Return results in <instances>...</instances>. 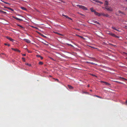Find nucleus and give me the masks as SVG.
<instances>
[{
    "mask_svg": "<svg viewBox=\"0 0 127 127\" xmlns=\"http://www.w3.org/2000/svg\"><path fill=\"white\" fill-rule=\"evenodd\" d=\"M76 6L77 7H78L79 8L83 9V10H87V8L84 6H82V5H80L79 4L77 5Z\"/></svg>",
    "mask_w": 127,
    "mask_h": 127,
    "instance_id": "obj_1",
    "label": "nucleus"
},
{
    "mask_svg": "<svg viewBox=\"0 0 127 127\" xmlns=\"http://www.w3.org/2000/svg\"><path fill=\"white\" fill-rule=\"evenodd\" d=\"M105 8L107 10L109 11H113V9L111 7H108V6H106L105 7Z\"/></svg>",
    "mask_w": 127,
    "mask_h": 127,
    "instance_id": "obj_2",
    "label": "nucleus"
},
{
    "mask_svg": "<svg viewBox=\"0 0 127 127\" xmlns=\"http://www.w3.org/2000/svg\"><path fill=\"white\" fill-rule=\"evenodd\" d=\"M108 34H109L110 35H111L113 37H115L116 38H119V36H116L114 34L111 33H109Z\"/></svg>",
    "mask_w": 127,
    "mask_h": 127,
    "instance_id": "obj_3",
    "label": "nucleus"
},
{
    "mask_svg": "<svg viewBox=\"0 0 127 127\" xmlns=\"http://www.w3.org/2000/svg\"><path fill=\"white\" fill-rule=\"evenodd\" d=\"M94 14L95 15L97 16H100V13H98L96 11L95 12Z\"/></svg>",
    "mask_w": 127,
    "mask_h": 127,
    "instance_id": "obj_4",
    "label": "nucleus"
},
{
    "mask_svg": "<svg viewBox=\"0 0 127 127\" xmlns=\"http://www.w3.org/2000/svg\"><path fill=\"white\" fill-rule=\"evenodd\" d=\"M11 49L12 50H14L15 51H17L19 53H20V51L17 49L13 48H12Z\"/></svg>",
    "mask_w": 127,
    "mask_h": 127,
    "instance_id": "obj_5",
    "label": "nucleus"
},
{
    "mask_svg": "<svg viewBox=\"0 0 127 127\" xmlns=\"http://www.w3.org/2000/svg\"><path fill=\"white\" fill-rule=\"evenodd\" d=\"M6 38L7 39L13 42L14 41V40L13 39L8 36H6Z\"/></svg>",
    "mask_w": 127,
    "mask_h": 127,
    "instance_id": "obj_6",
    "label": "nucleus"
},
{
    "mask_svg": "<svg viewBox=\"0 0 127 127\" xmlns=\"http://www.w3.org/2000/svg\"><path fill=\"white\" fill-rule=\"evenodd\" d=\"M24 41H25L26 42H27L28 43H30L31 41H30L28 39H24L23 40Z\"/></svg>",
    "mask_w": 127,
    "mask_h": 127,
    "instance_id": "obj_7",
    "label": "nucleus"
},
{
    "mask_svg": "<svg viewBox=\"0 0 127 127\" xmlns=\"http://www.w3.org/2000/svg\"><path fill=\"white\" fill-rule=\"evenodd\" d=\"M91 22L93 23H95L98 24L99 25H100V24L98 22H97V21H95V20H92L91 21Z\"/></svg>",
    "mask_w": 127,
    "mask_h": 127,
    "instance_id": "obj_8",
    "label": "nucleus"
},
{
    "mask_svg": "<svg viewBox=\"0 0 127 127\" xmlns=\"http://www.w3.org/2000/svg\"><path fill=\"white\" fill-rule=\"evenodd\" d=\"M13 18L17 20H20V21H23V20L22 19H19V18H18L16 17H13Z\"/></svg>",
    "mask_w": 127,
    "mask_h": 127,
    "instance_id": "obj_9",
    "label": "nucleus"
},
{
    "mask_svg": "<svg viewBox=\"0 0 127 127\" xmlns=\"http://www.w3.org/2000/svg\"><path fill=\"white\" fill-rule=\"evenodd\" d=\"M17 25L18 26H19V27H21V29H22V30H24L25 28L24 27H23L21 25H20L19 24H17Z\"/></svg>",
    "mask_w": 127,
    "mask_h": 127,
    "instance_id": "obj_10",
    "label": "nucleus"
},
{
    "mask_svg": "<svg viewBox=\"0 0 127 127\" xmlns=\"http://www.w3.org/2000/svg\"><path fill=\"white\" fill-rule=\"evenodd\" d=\"M89 58H90L93 59V60L94 61H96V62H97L98 61L96 59H95V58H94L91 57H89Z\"/></svg>",
    "mask_w": 127,
    "mask_h": 127,
    "instance_id": "obj_11",
    "label": "nucleus"
},
{
    "mask_svg": "<svg viewBox=\"0 0 127 127\" xmlns=\"http://www.w3.org/2000/svg\"><path fill=\"white\" fill-rule=\"evenodd\" d=\"M4 8H7L8 9H9L10 10H11V11H14L13 9H12L10 8V7H4Z\"/></svg>",
    "mask_w": 127,
    "mask_h": 127,
    "instance_id": "obj_12",
    "label": "nucleus"
},
{
    "mask_svg": "<svg viewBox=\"0 0 127 127\" xmlns=\"http://www.w3.org/2000/svg\"><path fill=\"white\" fill-rule=\"evenodd\" d=\"M36 56L37 57L40 58L41 60H42L43 59V58L42 57H41L39 55H36Z\"/></svg>",
    "mask_w": 127,
    "mask_h": 127,
    "instance_id": "obj_13",
    "label": "nucleus"
},
{
    "mask_svg": "<svg viewBox=\"0 0 127 127\" xmlns=\"http://www.w3.org/2000/svg\"><path fill=\"white\" fill-rule=\"evenodd\" d=\"M68 88L70 89H72L73 88V87L71 86L68 85Z\"/></svg>",
    "mask_w": 127,
    "mask_h": 127,
    "instance_id": "obj_14",
    "label": "nucleus"
},
{
    "mask_svg": "<svg viewBox=\"0 0 127 127\" xmlns=\"http://www.w3.org/2000/svg\"><path fill=\"white\" fill-rule=\"evenodd\" d=\"M86 63H90V64H95V65H97V64H95L94 63H92V62H86Z\"/></svg>",
    "mask_w": 127,
    "mask_h": 127,
    "instance_id": "obj_15",
    "label": "nucleus"
},
{
    "mask_svg": "<svg viewBox=\"0 0 127 127\" xmlns=\"http://www.w3.org/2000/svg\"><path fill=\"white\" fill-rule=\"evenodd\" d=\"M21 8L23 10H27V9H26V8H25L24 7H21Z\"/></svg>",
    "mask_w": 127,
    "mask_h": 127,
    "instance_id": "obj_16",
    "label": "nucleus"
},
{
    "mask_svg": "<svg viewBox=\"0 0 127 127\" xmlns=\"http://www.w3.org/2000/svg\"><path fill=\"white\" fill-rule=\"evenodd\" d=\"M108 1H105V5H108Z\"/></svg>",
    "mask_w": 127,
    "mask_h": 127,
    "instance_id": "obj_17",
    "label": "nucleus"
},
{
    "mask_svg": "<svg viewBox=\"0 0 127 127\" xmlns=\"http://www.w3.org/2000/svg\"><path fill=\"white\" fill-rule=\"evenodd\" d=\"M38 64L40 65H42L43 64V63L42 62H39Z\"/></svg>",
    "mask_w": 127,
    "mask_h": 127,
    "instance_id": "obj_18",
    "label": "nucleus"
},
{
    "mask_svg": "<svg viewBox=\"0 0 127 127\" xmlns=\"http://www.w3.org/2000/svg\"><path fill=\"white\" fill-rule=\"evenodd\" d=\"M94 96H96V97H97L99 98H102L101 97L97 95H94Z\"/></svg>",
    "mask_w": 127,
    "mask_h": 127,
    "instance_id": "obj_19",
    "label": "nucleus"
},
{
    "mask_svg": "<svg viewBox=\"0 0 127 127\" xmlns=\"http://www.w3.org/2000/svg\"><path fill=\"white\" fill-rule=\"evenodd\" d=\"M105 14H104L103 13H100V16L101 15H102L104 16H105Z\"/></svg>",
    "mask_w": 127,
    "mask_h": 127,
    "instance_id": "obj_20",
    "label": "nucleus"
},
{
    "mask_svg": "<svg viewBox=\"0 0 127 127\" xmlns=\"http://www.w3.org/2000/svg\"><path fill=\"white\" fill-rule=\"evenodd\" d=\"M118 12L120 13H122L123 14H125V13L124 12H122L120 11H119Z\"/></svg>",
    "mask_w": 127,
    "mask_h": 127,
    "instance_id": "obj_21",
    "label": "nucleus"
},
{
    "mask_svg": "<svg viewBox=\"0 0 127 127\" xmlns=\"http://www.w3.org/2000/svg\"><path fill=\"white\" fill-rule=\"evenodd\" d=\"M105 17H109L110 16L107 14H105Z\"/></svg>",
    "mask_w": 127,
    "mask_h": 127,
    "instance_id": "obj_22",
    "label": "nucleus"
},
{
    "mask_svg": "<svg viewBox=\"0 0 127 127\" xmlns=\"http://www.w3.org/2000/svg\"><path fill=\"white\" fill-rule=\"evenodd\" d=\"M90 10H91V11H92V12H94V13H95V11L94 10H93V9L92 8H91L90 9Z\"/></svg>",
    "mask_w": 127,
    "mask_h": 127,
    "instance_id": "obj_23",
    "label": "nucleus"
},
{
    "mask_svg": "<svg viewBox=\"0 0 127 127\" xmlns=\"http://www.w3.org/2000/svg\"><path fill=\"white\" fill-rule=\"evenodd\" d=\"M67 44L68 46H71L72 47H74V46L72 45L71 44H68V43Z\"/></svg>",
    "mask_w": 127,
    "mask_h": 127,
    "instance_id": "obj_24",
    "label": "nucleus"
},
{
    "mask_svg": "<svg viewBox=\"0 0 127 127\" xmlns=\"http://www.w3.org/2000/svg\"><path fill=\"white\" fill-rule=\"evenodd\" d=\"M119 77L120 78H121V79H124V80H127V79H125V78H124L123 77Z\"/></svg>",
    "mask_w": 127,
    "mask_h": 127,
    "instance_id": "obj_25",
    "label": "nucleus"
},
{
    "mask_svg": "<svg viewBox=\"0 0 127 127\" xmlns=\"http://www.w3.org/2000/svg\"><path fill=\"white\" fill-rule=\"evenodd\" d=\"M103 82L106 85H108L109 84L107 82Z\"/></svg>",
    "mask_w": 127,
    "mask_h": 127,
    "instance_id": "obj_26",
    "label": "nucleus"
},
{
    "mask_svg": "<svg viewBox=\"0 0 127 127\" xmlns=\"http://www.w3.org/2000/svg\"><path fill=\"white\" fill-rule=\"evenodd\" d=\"M83 93L86 94H89V93L87 92H83Z\"/></svg>",
    "mask_w": 127,
    "mask_h": 127,
    "instance_id": "obj_27",
    "label": "nucleus"
},
{
    "mask_svg": "<svg viewBox=\"0 0 127 127\" xmlns=\"http://www.w3.org/2000/svg\"><path fill=\"white\" fill-rule=\"evenodd\" d=\"M4 44L5 45H7L8 46H10V45L9 44H7L6 43H4Z\"/></svg>",
    "mask_w": 127,
    "mask_h": 127,
    "instance_id": "obj_28",
    "label": "nucleus"
},
{
    "mask_svg": "<svg viewBox=\"0 0 127 127\" xmlns=\"http://www.w3.org/2000/svg\"><path fill=\"white\" fill-rule=\"evenodd\" d=\"M26 64L28 66H30L31 65V64H29L28 63H26Z\"/></svg>",
    "mask_w": 127,
    "mask_h": 127,
    "instance_id": "obj_29",
    "label": "nucleus"
},
{
    "mask_svg": "<svg viewBox=\"0 0 127 127\" xmlns=\"http://www.w3.org/2000/svg\"><path fill=\"white\" fill-rule=\"evenodd\" d=\"M55 33H56V34H58L59 35H63L61 34H60V33H58L57 32H55Z\"/></svg>",
    "mask_w": 127,
    "mask_h": 127,
    "instance_id": "obj_30",
    "label": "nucleus"
},
{
    "mask_svg": "<svg viewBox=\"0 0 127 127\" xmlns=\"http://www.w3.org/2000/svg\"><path fill=\"white\" fill-rule=\"evenodd\" d=\"M2 13L4 14H6V12H5L4 11H2Z\"/></svg>",
    "mask_w": 127,
    "mask_h": 127,
    "instance_id": "obj_31",
    "label": "nucleus"
},
{
    "mask_svg": "<svg viewBox=\"0 0 127 127\" xmlns=\"http://www.w3.org/2000/svg\"><path fill=\"white\" fill-rule=\"evenodd\" d=\"M64 16L66 18L68 19L69 17L67 15H64Z\"/></svg>",
    "mask_w": 127,
    "mask_h": 127,
    "instance_id": "obj_32",
    "label": "nucleus"
},
{
    "mask_svg": "<svg viewBox=\"0 0 127 127\" xmlns=\"http://www.w3.org/2000/svg\"><path fill=\"white\" fill-rule=\"evenodd\" d=\"M115 82H116L117 83H119V84L122 83H121V82H118V81H115Z\"/></svg>",
    "mask_w": 127,
    "mask_h": 127,
    "instance_id": "obj_33",
    "label": "nucleus"
},
{
    "mask_svg": "<svg viewBox=\"0 0 127 127\" xmlns=\"http://www.w3.org/2000/svg\"><path fill=\"white\" fill-rule=\"evenodd\" d=\"M22 59L23 60V61H24V62L25 61V58H22Z\"/></svg>",
    "mask_w": 127,
    "mask_h": 127,
    "instance_id": "obj_34",
    "label": "nucleus"
},
{
    "mask_svg": "<svg viewBox=\"0 0 127 127\" xmlns=\"http://www.w3.org/2000/svg\"><path fill=\"white\" fill-rule=\"evenodd\" d=\"M112 29L115 30H116V29L115 27H112Z\"/></svg>",
    "mask_w": 127,
    "mask_h": 127,
    "instance_id": "obj_35",
    "label": "nucleus"
},
{
    "mask_svg": "<svg viewBox=\"0 0 127 127\" xmlns=\"http://www.w3.org/2000/svg\"><path fill=\"white\" fill-rule=\"evenodd\" d=\"M4 3L6 4H8L9 5H10V4H9V3H8V2H4Z\"/></svg>",
    "mask_w": 127,
    "mask_h": 127,
    "instance_id": "obj_36",
    "label": "nucleus"
},
{
    "mask_svg": "<svg viewBox=\"0 0 127 127\" xmlns=\"http://www.w3.org/2000/svg\"><path fill=\"white\" fill-rule=\"evenodd\" d=\"M41 36H42L43 37H46V36H45L44 35H43V34H42L41 35Z\"/></svg>",
    "mask_w": 127,
    "mask_h": 127,
    "instance_id": "obj_37",
    "label": "nucleus"
},
{
    "mask_svg": "<svg viewBox=\"0 0 127 127\" xmlns=\"http://www.w3.org/2000/svg\"><path fill=\"white\" fill-rule=\"evenodd\" d=\"M96 2H97V3H99V2H100V1L97 0H96Z\"/></svg>",
    "mask_w": 127,
    "mask_h": 127,
    "instance_id": "obj_38",
    "label": "nucleus"
},
{
    "mask_svg": "<svg viewBox=\"0 0 127 127\" xmlns=\"http://www.w3.org/2000/svg\"><path fill=\"white\" fill-rule=\"evenodd\" d=\"M50 59H51L52 60H53V61H55V60H54V59H53L52 58H50Z\"/></svg>",
    "mask_w": 127,
    "mask_h": 127,
    "instance_id": "obj_39",
    "label": "nucleus"
},
{
    "mask_svg": "<svg viewBox=\"0 0 127 127\" xmlns=\"http://www.w3.org/2000/svg\"><path fill=\"white\" fill-rule=\"evenodd\" d=\"M55 80L56 81H57L58 82H59V80L58 79H55Z\"/></svg>",
    "mask_w": 127,
    "mask_h": 127,
    "instance_id": "obj_40",
    "label": "nucleus"
},
{
    "mask_svg": "<svg viewBox=\"0 0 127 127\" xmlns=\"http://www.w3.org/2000/svg\"><path fill=\"white\" fill-rule=\"evenodd\" d=\"M22 55L24 56H26V54H22Z\"/></svg>",
    "mask_w": 127,
    "mask_h": 127,
    "instance_id": "obj_41",
    "label": "nucleus"
},
{
    "mask_svg": "<svg viewBox=\"0 0 127 127\" xmlns=\"http://www.w3.org/2000/svg\"><path fill=\"white\" fill-rule=\"evenodd\" d=\"M2 11H3L2 10H0V12L1 13H2Z\"/></svg>",
    "mask_w": 127,
    "mask_h": 127,
    "instance_id": "obj_42",
    "label": "nucleus"
},
{
    "mask_svg": "<svg viewBox=\"0 0 127 127\" xmlns=\"http://www.w3.org/2000/svg\"><path fill=\"white\" fill-rule=\"evenodd\" d=\"M2 11H3L2 10H0V12L1 13H2Z\"/></svg>",
    "mask_w": 127,
    "mask_h": 127,
    "instance_id": "obj_43",
    "label": "nucleus"
},
{
    "mask_svg": "<svg viewBox=\"0 0 127 127\" xmlns=\"http://www.w3.org/2000/svg\"><path fill=\"white\" fill-rule=\"evenodd\" d=\"M68 19H70L71 20H72V19L71 18L69 17L68 18Z\"/></svg>",
    "mask_w": 127,
    "mask_h": 127,
    "instance_id": "obj_44",
    "label": "nucleus"
},
{
    "mask_svg": "<svg viewBox=\"0 0 127 127\" xmlns=\"http://www.w3.org/2000/svg\"><path fill=\"white\" fill-rule=\"evenodd\" d=\"M99 3H100L101 4H102L103 3V2H101V1H100V2H99Z\"/></svg>",
    "mask_w": 127,
    "mask_h": 127,
    "instance_id": "obj_45",
    "label": "nucleus"
},
{
    "mask_svg": "<svg viewBox=\"0 0 127 127\" xmlns=\"http://www.w3.org/2000/svg\"><path fill=\"white\" fill-rule=\"evenodd\" d=\"M125 104H126L127 105V100L126 101Z\"/></svg>",
    "mask_w": 127,
    "mask_h": 127,
    "instance_id": "obj_46",
    "label": "nucleus"
},
{
    "mask_svg": "<svg viewBox=\"0 0 127 127\" xmlns=\"http://www.w3.org/2000/svg\"><path fill=\"white\" fill-rule=\"evenodd\" d=\"M1 1L2 2H4H4H5V1H3L2 0H1Z\"/></svg>",
    "mask_w": 127,
    "mask_h": 127,
    "instance_id": "obj_47",
    "label": "nucleus"
},
{
    "mask_svg": "<svg viewBox=\"0 0 127 127\" xmlns=\"http://www.w3.org/2000/svg\"><path fill=\"white\" fill-rule=\"evenodd\" d=\"M1 1L2 2H4H4H5V1H3L2 0H1Z\"/></svg>",
    "mask_w": 127,
    "mask_h": 127,
    "instance_id": "obj_48",
    "label": "nucleus"
},
{
    "mask_svg": "<svg viewBox=\"0 0 127 127\" xmlns=\"http://www.w3.org/2000/svg\"><path fill=\"white\" fill-rule=\"evenodd\" d=\"M79 36L80 37H81V38H83V37L82 36Z\"/></svg>",
    "mask_w": 127,
    "mask_h": 127,
    "instance_id": "obj_49",
    "label": "nucleus"
},
{
    "mask_svg": "<svg viewBox=\"0 0 127 127\" xmlns=\"http://www.w3.org/2000/svg\"><path fill=\"white\" fill-rule=\"evenodd\" d=\"M96 0H93V1H95V2H96Z\"/></svg>",
    "mask_w": 127,
    "mask_h": 127,
    "instance_id": "obj_50",
    "label": "nucleus"
},
{
    "mask_svg": "<svg viewBox=\"0 0 127 127\" xmlns=\"http://www.w3.org/2000/svg\"><path fill=\"white\" fill-rule=\"evenodd\" d=\"M62 2H63V3H65V2L64 1H63L62 0Z\"/></svg>",
    "mask_w": 127,
    "mask_h": 127,
    "instance_id": "obj_51",
    "label": "nucleus"
},
{
    "mask_svg": "<svg viewBox=\"0 0 127 127\" xmlns=\"http://www.w3.org/2000/svg\"><path fill=\"white\" fill-rule=\"evenodd\" d=\"M116 31H118V32H119V30H117V29H116Z\"/></svg>",
    "mask_w": 127,
    "mask_h": 127,
    "instance_id": "obj_52",
    "label": "nucleus"
},
{
    "mask_svg": "<svg viewBox=\"0 0 127 127\" xmlns=\"http://www.w3.org/2000/svg\"><path fill=\"white\" fill-rule=\"evenodd\" d=\"M88 87H90V85H88Z\"/></svg>",
    "mask_w": 127,
    "mask_h": 127,
    "instance_id": "obj_53",
    "label": "nucleus"
},
{
    "mask_svg": "<svg viewBox=\"0 0 127 127\" xmlns=\"http://www.w3.org/2000/svg\"><path fill=\"white\" fill-rule=\"evenodd\" d=\"M93 76H95V75H94V74L93 75Z\"/></svg>",
    "mask_w": 127,
    "mask_h": 127,
    "instance_id": "obj_54",
    "label": "nucleus"
},
{
    "mask_svg": "<svg viewBox=\"0 0 127 127\" xmlns=\"http://www.w3.org/2000/svg\"><path fill=\"white\" fill-rule=\"evenodd\" d=\"M62 15L63 16H64V15H64V14H62Z\"/></svg>",
    "mask_w": 127,
    "mask_h": 127,
    "instance_id": "obj_55",
    "label": "nucleus"
},
{
    "mask_svg": "<svg viewBox=\"0 0 127 127\" xmlns=\"http://www.w3.org/2000/svg\"><path fill=\"white\" fill-rule=\"evenodd\" d=\"M90 91L91 92L92 91V90H91Z\"/></svg>",
    "mask_w": 127,
    "mask_h": 127,
    "instance_id": "obj_56",
    "label": "nucleus"
},
{
    "mask_svg": "<svg viewBox=\"0 0 127 127\" xmlns=\"http://www.w3.org/2000/svg\"><path fill=\"white\" fill-rule=\"evenodd\" d=\"M126 2H127V0H126Z\"/></svg>",
    "mask_w": 127,
    "mask_h": 127,
    "instance_id": "obj_57",
    "label": "nucleus"
},
{
    "mask_svg": "<svg viewBox=\"0 0 127 127\" xmlns=\"http://www.w3.org/2000/svg\"><path fill=\"white\" fill-rule=\"evenodd\" d=\"M94 24V25H96V24Z\"/></svg>",
    "mask_w": 127,
    "mask_h": 127,
    "instance_id": "obj_58",
    "label": "nucleus"
},
{
    "mask_svg": "<svg viewBox=\"0 0 127 127\" xmlns=\"http://www.w3.org/2000/svg\"><path fill=\"white\" fill-rule=\"evenodd\" d=\"M127 9V7L126 8V9Z\"/></svg>",
    "mask_w": 127,
    "mask_h": 127,
    "instance_id": "obj_59",
    "label": "nucleus"
},
{
    "mask_svg": "<svg viewBox=\"0 0 127 127\" xmlns=\"http://www.w3.org/2000/svg\"><path fill=\"white\" fill-rule=\"evenodd\" d=\"M120 40H121V39H120Z\"/></svg>",
    "mask_w": 127,
    "mask_h": 127,
    "instance_id": "obj_60",
    "label": "nucleus"
}]
</instances>
